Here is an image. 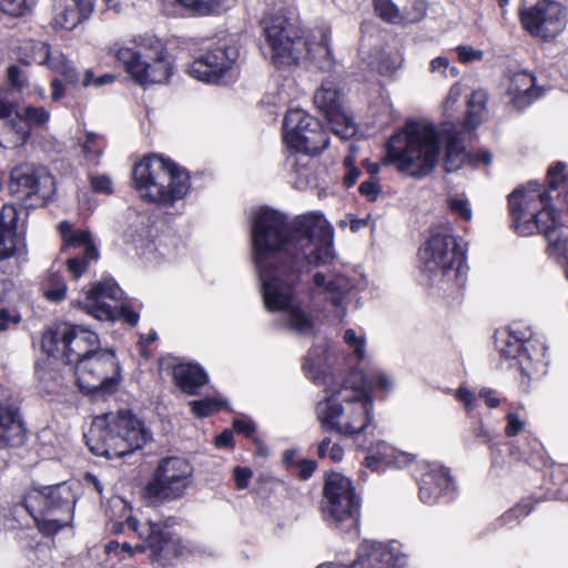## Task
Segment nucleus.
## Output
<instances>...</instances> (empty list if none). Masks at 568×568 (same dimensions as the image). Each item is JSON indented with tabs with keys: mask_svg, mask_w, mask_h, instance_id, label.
I'll use <instances>...</instances> for the list:
<instances>
[{
	"mask_svg": "<svg viewBox=\"0 0 568 568\" xmlns=\"http://www.w3.org/2000/svg\"><path fill=\"white\" fill-rule=\"evenodd\" d=\"M42 349L51 357L73 367L81 392L94 396L110 395L120 382L115 354L100 348V339L91 329L70 323H59L42 335Z\"/></svg>",
	"mask_w": 568,
	"mask_h": 568,
	"instance_id": "7ed1b4c3",
	"label": "nucleus"
},
{
	"mask_svg": "<svg viewBox=\"0 0 568 568\" xmlns=\"http://www.w3.org/2000/svg\"><path fill=\"white\" fill-rule=\"evenodd\" d=\"M381 185L376 178H369L359 185V192L368 201H376L381 193Z\"/></svg>",
	"mask_w": 568,
	"mask_h": 568,
	"instance_id": "603ef678",
	"label": "nucleus"
},
{
	"mask_svg": "<svg viewBox=\"0 0 568 568\" xmlns=\"http://www.w3.org/2000/svg\"><path fill=\"white\" fill-rule=\"evenodd\" d=\"M14 108L8 99V92L0 90V146L4 149L22 146L30 136L27 125L10 119Z\"/></svg>",
	"mask_w": 568,
	"mask_h": 568,
	"instance_id": "bb28decb",
	"label": "nucleus"
},
{
	"mask_svg": "<svg viewBox=\"0 0 568 568\" xmlns=\"http://www.w3.org/2000/svg\"><path fill=\"white\" fill-rule=\"evenodd\" d=\"M317 454L320 458H329L337 463L343 459L344 449L339 444L332 443L329 437H325L318 445Z\"/></svg>",
	"mask_w": 568,
	"mask_h": 568,
	"instance_id": "c03bdc74",
	"label": "nucleus"
},
{
	"mask_svg": "<svg viewBox=\"0 0 568 568\" xmlns=\"http://www.w3.org/2000/svg\"><path fill=\"white\" fill-rule=\"evenodd\" d=\"M85 438L93 454L113 459L141 449L151 434L136 416L120 410L95 417Z\"/></svg>",
	"mask_w": 568,
	"mask_h": 568,
	"instance_id": "0eeeda50",
	"label": "nucleus"
},
{
	"mask_svg": "<svg viewBox=\"0 0 568 568\" xmlns=\"http://www.w3.org/2000/svg\"><path fill=\"white\" fill-rule=\"evenodd\" d=\"M165 4H180L186 10L206 16L220 8L222 0H161Z\"/></svg>",
	"mask_w": 568,
	"mask_h": 568,
	"instance_id": "ea45409f",
	"label": "nucleus"
},
{
	"mask_svg": "<svg viewBox=\"0 0 568 568\" xmlns=\"http://www.w3.org/2000/svg\"><path fill=\"white\" fill-rule=\"evenodd\" d=\"M478 398L484 399L489 408H496L500 405V399L497 397L496 392L490 388H481L478 393Z\"/></svg>",
	"mask_w": 568,
	"mask_h": 568,
	"instance_id": "052dcab7",
	"label": "nucleus"
},
{
	"mask_svg": "<svg viewBox=\"0 0 568 568\" xmlns=\"http://www.w3.org/2000/svg\"><path fill=\"white\" fill-rule=\"evenodd\" d=\"M24 437L26 429L19 408L12 404L0 403V447L19 446Z\"/></svg>",
	"mask_w": 568,
	"mask_h": 568,
	"instance_id": "7c9ffc66",
	"label": "nucleus"
},
{
	"mask_svg": "<svg viewBox=\"0 0 568 568\" xmlns=\"http://www.w3.org/2000/svg\"><path fill=\"white\" fill-rule=\"evenodd\" d=\"M495 346L501 361L509 368H517L524 376L531 377L545 372L546 347L532 338L530 328L519 322L495 332Z\"/></svg>",
	"mask_w": 568,
	"mask_h": 568,
	"instance_id": "9b49d317",
	"label": "nucleus"
},
{
	"mask_svg": "<svg viewBox=\"0 0 568 568\" xmlns=\"http://www.w3.org/2000/svg\"><path fill=\"white\" fill-rule=\"evenodd\" d=\"M109 54L142 87L165 84L174 72L173 61L164 42L154 34L115 42L109 48Z\"/></svg>",
	"mask_w": 568,
	"mask_h": 568,
	"instance_id": "423d86ee",
	"label": "nucleus"
},
{
	"mask_svg": "<svg viewBox=\"0 0 568 568\" xmlns=\"http://www.w3.org/2000/svg\"><path fill=\"white\" fill-rule=\"evenodd\" d=\"M22 504L44 535L58 532L73 519L74 503L65 485L30 490Z\"/></svg>",
	"mask_w": 568,
	"mask_h": 568,
	"instance_id": "f8f14e48",
	"label": "nucleus"
},
{
	"mask_svg": "<svg viewBox=\"0 0 568 568\" xmlns=\"http://www.w3.org/2000/svg\"><path fill=\"white\" fill-rule=\"evenodd\" d=\"M19 214L14 206L4 205L0 210V261H7L27 252L24 237L18 229Z\"/></svg>",
	"mask_w": 568,
	"mask_h": 568,
	"instance_id": "a878e982",
	"label": "nucleus"
},
{
	"mask_svg": "<svg viewBox=\"0 0 568 568\" xmlns=\"http://www.w3.org/2000/svg\"><path fill=\"white\" fill-rule=\"evenodd\" d=\"M18 118L24 119L36 125L44 124L49 118V112L42 106H27L20 112H17Z\"/></svg>",
	"mask_w": 568,
	"mask_h": 568,
	"instance_id": "49530a36",
	"label": "nucleus"
},
{
	"mask_svg": "<svg viewBox=\"0 0 568 568\" xmlns=\"http://www.w3.org/2000/svg\"><path fill=\"white\" fill-rule=\"evenodd\" d=\"M487 102V93L484 90L474 91L468 101V111L465 128L475 129L481 121V115Z\"/></svg>",
	"mask_w": 568,
	"mask_h": 568,
	"instance_id": "58836bf2",
	"label": "nucleus"
},
{
	"mask_svg": "<svg viewBox=\"0 0 568 568\" xmlns=\"http://www.w3.org/2000/svg\"><path fill=\"white\" fill-rule=\"evenodd\" d=\"M456 398L463 403L464 407L468 413L473 412L477 406V398L478 396L475 395L474 392L465 388L459 387L456 393Z\"/></svg>",
	"mask_w": 568,
	"mask_h": 568,
	"instance_id": "6e6d98bb",
	"label": "nucleus"
},
{
	"mask_svg": "<svg viewBox=\"0 0 568 568\" xmlns=\"http://www.w3.org/2000/svg\"><path fill=\"white\" fill-rule=\"evenodd\" d=\"M378 16L392 23H415L426 13L425 0H374Z\"/></svg>",
	"mask_w": 568,
	"mask_h": 568,
	"instance_id": "cd10ccee",
	"label": "nucleus"
},
{
	"mask_svg": "<svg viewBox=\"0 0 568 568\" xmlns=\"http://www.w3.org/2000/svg\"><path fill=\"white\" fill-rule=\"evenodd\" d=\"M456 52L459 61L463 63L480 61L484 58V52L481 50L475 49L470 45H458L456 48Z\"/></svg>",
	"mask_w": 568,
	"mask_h": 568,
	"instance_id": "3c124183",
	"label": "nucleus"
},
{
	"mask_svg": "<svg viewBox=\"0 0 568 568\" xmlns=\"http://www.w3.org/2000/svg\"><path fill=\"white\" fill-rule=\"evenodd\" d=\"M133 182L142 200L172 206L191 190L189 172L159 154L145 156L133 168Z\"/></svg>",
	"mask_w": 568,
	"mask_h": 568,
	"instance_id": "6e6552de",
	"label": "nucleus"
},
{
	"mask_svg": "<svg viewBox=\"0 0 568 568\" xmlns=\"http://www.w3.org/2000/svg\"><path fill=\"white\" fill-rule=\"evenodd\" d=\"M239 54V45L233 37L219 39L194 58L187 73L196 80L217 83L233 68Z\"/></svg>",
	"mask_w": 568,
	"mask_h": 568,
	"instance_id": "a211bd4d",
	"label": "nucleus"
},
{
	"mask_svg": "<svg viewBox=\"0 0 568 568\" xmlns=\"http://www.w3.org/2000/svg\"><path fill=\"white\" fill-rule=\"evenodd\" d=\"M429 69L433 73H439L447 78L449 69V60L445 57H437L430 61Z\"/></svg>",
	"mask_w": 568,
	"mask_h": 568,
	"instance_id": "bf43d9fd",
	"label": "nucleus"
},
{
	"mask_svg": "<svg viewBox=\"0 0 568 568\" xmlns=\"http://www.w3.org/2000/svg\"><path fill=\"white\" fill-rule=\"evenodd\" d=\"M173 378L178 387L187 395H195L209 378L197 364L179 363L173 367Z\"/></svg>",
	"mask_w": 568,
	"mask_h": 568,
	"instance_id": "72a5a7b5",
	"label": "nucleus"
},
{
	"mask_svg": "<svg viewBox=\"0 0 568 568\" xmlns=\"http://www.w3.org/2000/svg\"><path fill=\"white\" fill-rule=\"evenodd\" d=\"M297 466H298V475L302 479L310 478L316 468L315 462L308 460V459L300 460Z\"/></svg>",
	"mask_w": 568,
	"mask_h": 568,
	"instance_id": "e2e57ef3",
	"label": "nucleus"
},
{
	"mask_svg": "<svg viewBox=\"0 0 568 568\" xmlns=\"http://www.w3.org/2000/svg\"><path fill=\"white\" fill-rule=\"evenodd\" d=\"M233 427L237 433L244 434L246 437H251L255 432V426L250 419H235Z\"/></svg>",
	"mask_w": 568,
	"mask_h": 568,
	"instance_id": "680f3d73",
	"label": "nucleus"
},
{
	"mask_svg": "<svg viewBox=\"0 0 568 568\" xmlns=\"http://www.w3.org/2000/svg\"><path fill=\"white\" fill-rule=\"evenodd\" d=\"M59 231L63 239L64 246L84 247L83 256H75L68 260V271L74 280H78L88 268L91 261H97L99 252L91 241V235L85 230H73L69 222H61Z\"/></svg>",
	"mask_w": 568,
	"mask_h": 568,
	"instance_id": "393cba45",
	"label": "nucleus"
},
{
	"mask_svg": "<svg viewBox=\"0 0 568 568\" xmlns=\"http://www.w3.org/2000/svg\"><path fill=\"white\" fill-rule=\"evenodd\" d=\"M324 397L317 402L315 412L321 426L344 436L364 432L373 419V396L363 387L354 385L347 376L341 385H329Z\"/></svg>",
	"mask_w": 568,
	"mask_h": 568,
	"instance_id": "39448f33",
	"label": "nucleus"
},
{
	"mask_svg": "<svg viewBox=\"0 0 568 568\" xmlns=\"http://www.w3.org/2000/svg\"><path fill=\"white\" fill-rule=\"evenodd\" d=\"M463 135L464 130L455 124H445L438 131L429 120H408L387 140L382 162L386 165L393 164L399 172L410 176L424 178L436 168L440 154V142H443L447 172L459 170L466 162L473 165L490 164V152L486 150L476 153L466 152Z\"/></svg>",
	"mask_w": 568,
	"mask_h": 568,
	"instance_id": "f03ea898",
	"label": "nucleus"
},
{
	"mask_svg": "<svg viewBox=\"0 0 568 568\" xmlns=\"http://www.w3.org/2000/svg\"><path fill=\"white\" fill-rule=\"evenodd\" d=\"M344 165L346 169V173L344 176V183L346 186H352L356 183L359 178L361 170L355 166V159L353 155H348L344 160Z\"/></svg>",
	"mask_w": 568,
	"mask_h": 568,
	"instance_id": "864d4df0",
	"label": "nucleus"
},
{
	"mask_svg": "<svg viewBox=\"0 0 568 568\" xmlns=\"http://www.w3.org/2000/svg\"><path fill=\"white\" fill-rule=\"evenodd\" d=\"M449 210L462 217L465 221H469L473 216V212L469 202L466 197L460 195L450 196L447 200Z\"/></svg>",
	"mask_w": 568,
	"mask_h": 568,
	"instance_id": "a18cd8bd",
	"label": "nucleus"
},
{
	"mask_svg": "<svg viewBox=\"0 0 568 568\" xmlns=\"http://www.w3.org/2000/svg\"><path fill=\"white\" fill-rule=\"evenodd\" d=\"M104 549L106 554V565L111 568H116L118 564H123L119 568H131V565L125 561L132 559L136 554L150 550L146 541L136 544L135 546H132L126 541H110L105 545Z\"/></svg>",
	"mask_w": 568,
	"mask_h": 568,
	"instance_id": "f704fd0d",
	"label": "nucleus"
},
{
	"mask_svg": "<svg viewBox=\"0 0 568 568\" xmlns=\"http://www.w3.org/2000/svg\"><path fill=\"white\" fill-rule=\"evenodd\" d=\"M215 445L217 447H230L233 445V433L232 430L225 429L221 435L215 438Z\"/></svg>",
	"mask_w": 568,
	"mask_h": 568,
	"instance_id": "338daca9",
	"label": "nucleus"
},
{
	"mask_svg": "<svg viewBox=\"0 0 568 568\" xmlns=\"http://www.w3.org/2000/svg\"><path fill=\"white\" fill-rule=\"evenodd\" d=\"M415 460V455L398 450L386 442H377L368 448L364 465L372 470L383 467L403 468Z\"/></svg>",
	"mask_w": 568,
	"mask_h": 568,
	"instance_id": "c756f323",
	"label": "nucleus"
},
{
	"mask_svg": "<svg viewBox=\"0 0 568 568\" xmlns=\"http://www.w3.org/2000/svg\"><path fill=\"white\" fill-rule=\"evenodd\" d=\"M52 89V100L59 101L64 97V87L59 79H53L51 81Z\"/></svg>",
	"mask_w": 568,
	"mask_h": 568,
	"instance_id": "774afa93",
	"label": "nucleus"
},
{
	"mask_svg": "<svg viewBox=\"0 0 568 568\" xmlns=\"http://www.w3.org/2000/svg\"><path fill=\"white\" fill-rule=\"evenodd\" d=\"M366 286L365 277L352 268H334L328 274L315 272L307 286L310 302L318 310L327 306L344 313L343 303L353 291H359Z\"/></svg>",
	"mask_w": 568,
	"mask_h": 568,
	"instance_id": "4468645a",
	"label": "nucleus"
},
{
	"mask_svg": "<svg viewBox=\"0 0 568 568\" xmlns=\"http://www.w3.org/2000/svg\"><path fill=\"white\" fill-rule=\"evenodd\" d=\"M283 140L288 149L308 155L318 154L328 145V136L320 121L301 109L286 112Z\"/></svg>",
	"mask_w": 568,
	"mask_h": 568,
	"instance_id": "f3484780",
	"label": "nucleus"
},
{
	"mask_svg": "<svg viewBox=\"0 0 568 568\" xmlns=\"http://www.w3.org/2000/svg\"><path fill=\"white\" fill-rule=\"evenodd\" d=\"M507 95L510 102L518 109H523L536 99L540 93L535 88V77L528 72H516L509 79Z\"/></svg>",
	"mask_w": 568,
	"mask_h": 568,
	"instance_id": "473e14b6",
	"label": "nucleus"
},
{
	"mask_svg": "<svg viewBox=\"0 0 568 568\" xmlns=\"http://www.w3.org/2000/svg\"><path fill=\"white\" fill-rule=\"evenodd\" d=\"M94 192L111 194L113 192L112 180L108 175H94L90 178Z\"/></svg>",
	"mask_w": 568,
	"mask_h": 568,
	"instance_id": "4d7b16f0",
	"label": "nucleus"
},
{
	"mask_svg": "<svg viewBox=\"0 0 568 568\" xmlns=\"http://www.w3.org/2000/svg\"><path fill=\"white\" fill-rule=\"evenodd\" d=\"M8 191L27 209L42 206L54 193V178L42 168L21 163L10 171Z\"/></svg>",
	"mask_w": 568,
	"mask_h": 568,
	"instance_id": "dca6fc26",
	"label": "nucleus"
},
{
	"mask_svg": "<svg viewBox=\"0 0 568 568\" xmlns=\"http://www.w3.org/2000/svg\"><path fill=\"white\" fill-rule=\"evenodd\" d=\"M322 516L324 521L339 530H357L361 498L349 478L338 473L327 475L323 488Z\"/></svg>",
	"mask_w": 568,
	"mask_h": 568,
	"instance_id": "ddd939ff",
	"label": "nucleus"
},
{
	"mask_svg": "<svg viewBox=\"0 0 568 568\" xmlns=\"http://www.w3.org/2000/svg\"><path fill=\"white\" fill-rule=\"evenodd\" d=\"M408 556L397 541L382 544L364 540L357 550V559L351 567L344 565L323 564L317 568H405Z\"/></svg>",
	"mask_w": 568,
	"mask_h": 568,
	"instance_id": "412c9836",
	"label": "nucleus"
},
{
	"mask_svg": "<svg viewBox=\"0 0 568 568\" xmlns=\"http://www.w3.org/2000/svg\"><path fill=\"white\" fill-rule=\"evenodd\" d=\"M94 2L95 0H54L53 28L73 30L92 14Z\"/></svg>",
	"mask_w": 568,
	"mask_h": 568,
	"instance_id": "c85d7f7f",
	"label": "nucleus"
},
{
	"mask_svg": "<svg viewBox=\"0 0 568 568\" xmlns=\"http://www.w3.org/2000/svg\"><path fill=\"white\" fill-rule=\"evenodd\" d=\"M423 271L428 273L442 288L452 293L460 292L467 278L466 253L464 246L448 227L434 232L419 250Z\"/></svg>",
	"mask_w": 568,
	"mask_h": 568,
	"instance_id": "1a4fd4ad",
	"label": "nucleus"
},
{
	"mask_svg": "<svg viewBox=\"0 0 568 568\" xmlns=\"http://www.w3.org/2000/svg\"><path fill=\"white\" fill-rule=\"evenodd\" d=\"M23 61L27 64L45 65L61 75L68 83H77L79 74L65 55L52 51L51 47L41 41H29L22 47Z\"/></svg>",
	"mask_w": 568,
	"mask_h": 568,
	"instance_id": "5701e85b",
	"label": "nucleus"
},
{
	"mask_svg": "<svg viewBox=\"0 0 568 568\" xmlns=\"http://www.w3.org/2000/svg\"><path fill=\"white\" fill-rule=\"evenodd\" d=\"M524 28L534 37L548 40L560 34L567 22L564 6L555 0H539L520 12Z\"/></svg>",
	"mask_w": 568,
	"mask_h": 568,
	"instance_id": "aec40b11",
	"label": "nucleus"
},
{
	"mask_svg": "<svg viewBox=\"0 0 568 568\" xmlns=\"http://www.w3.org/2000/svg\"><path fill=\"white\" fill-rule=\"evenodd\" d=\"M336 354L333 347L326 343L314 345L306 354L303 368L305 375L316 385H341L335 378Z\"/></svg>",
	"mask_w": 568,
	"mask_h": 568,
	"instance_id": "b1692460",
	"label": "nucleus"
},
{
	"mask_svg": "<svg viewBox=\"0 0 568 568\" xmlns=\"http://www.w3.org/2000/svg\"><path fill=\"white\" fill-rule=\"evenodd\" d=\"M193 468L181 457H166L158 465L145 488V496L152 500L181 497L191 481Z\"/></svg>",
	"mask_w": 568,
	"mask_h": 568,
	"instance_id": "6ab92c4d",
	"label": "nucleus"
},
{
	"mask_svg": "<svg viewBox=\"0 0 568 568\" xmlns=\"http://www.w3.org/2000/svg\"><path fill=\"white\" fill-rule=\"evenodd\" d=\"M81 148L87 161L98 164L103 153L104 142L100 135L87 132Z\"/></svg>",
	"mask_w": 568,
	"mask_h": 568,
	"instance_id": "a19ab883",
	"label": "nucleus"
},
{
	"mask_svg": "<svg viewBox=\"0 0 568 568\" xmlns=\"http://www.w3.org/2000/svg\"><path fill=\"white\" fill-rule=\"evenodd\" d=\"M403 59L396 51H388L385 48L376 49L367 59L371 68L381 74H390L400 68Z\"/></svg>",
	"mask_w": 568,
	"mask_h": 568,
	"instance_id": "e433bc0d",
	"label": "nucleus"
},
{
	"mask_svg": "<svg viewBox=\"0 0 568 568\" xmlns=\"http://www.w3.org/2000/svg\"><path fill=\"white\" fill-rule=\"evenodd\" d=\"M419 480V499L424 504L434 505L442 500H450L456 486L449 470L438 463H425Z\"/></svg>",
	"mask_w": 568,
	"mask_h": 568,
	"instance_id": "4be33fe9",
	"label": "nucleus"
},
{
	"mask_svg": "<svg viewBox=\"0 0 568 568\" xmlns=\"http://www.w3.org/2000/svg\"><path fill=\"white\" fill-rule=\"evenodd\" d=\"M123 291L112 278H105L92 285L78 300V305L89 315L100 321H115L122 318L134 326L139 322V314L122 305Z\"/></svg>",
	"mask_w": 568,
	"mask_h": 568,
	"instance_id": "2eb2a0df",
	"label": "nucleus"
},
{
	"mask_svg": "<svg viewBox=\"0 0 568 568\" xmlns=\"http://www.w3.org/2000/svg\"><path fill=\"white\" fill-rule=\"evenodd\" d=\"M108 516L110 529L115 534L134 532L139 539L148 542L151 561L165 567L182 554L179 538L174 537L166 526L160 523L141 524L133 515L132 507L122 498L114 497L109 501Z\"/></svg>",
	"mask_w": 568,
	"mask_h": 568,
	"instance_id": "9d476101",
	"label": "nucleus"
},
{
	"mask_svg": "<svg viewBox=\"0 0 568 568\" xmlns=\"http://www.w3.org/2000/svg\"><path fill=\"white\" fill-rule=\"evenodd\" d=\"M344 343L352 349L353 356L364 362L366 358V338L363 334H358L355 329L348 328L344 333Z\"/></svg>",
	"mask_w": 568,
	"mask_h": 568,
	"instance_id": "79ce46f5",
	"label": "nucleus"
},
{
	"mask_svg": "<svg viewBox=\"0 0 568 568\" xmlns=\"http://www.w3.org/2000/svg\"><path fill=\"white\" fill-rule=\"evenodd\" d=\"M21 322V316L16 311L0 308V332L9 329L11 326L18 325Z\"/></svg>",
	"mask_w": 568,
	"mask_h": 568,
	"instance_id": "5fc2aeb1",
	"label": "nucleus"
},
{
	"mask_svg": "<svg viewBox=\"0 0 568 568\" xmlns=\"http://www.w3.org/2000/svg\"><path fill=\"white\" fill-rule=\"evenodd\" d=\"M20 69L17 65H10L8 68V80L13 88L19 90L23 88V81L20 80Z\"/></svg>",
	"mask_w": 568,
	"mask_h": 568,
	"instance_id": "69168bd1",
	"label": "nucleus"
},
{
	"mask_svg": "<svg viewBox=\"0 0 568 568\" xmlns=\"http://www.w3.org/2000/svg\"><path fill=\"white\" fill-rule=\"evenodd\" d=\"M326 120L332 132L342 140L351 139L357 133L356 123L345 110L331 114Z\"/></svg>",
	"mask_w": 568,
	"mask_h": 568,
	"instance_id": "4c0bfd02",
	"label": "nucleus"
},
{
	"mask_svg": "<svg viewBox=\"0 0 568 568\" xmlns=\"http://www.w3.org/2000/svg\"><path fill=\"white\" fill-rule=\"evenodd\" d=\"M67 295V286L64 283H59L57 287L47 291L45 296L54 302L62 301Z\"/></svg>",
	"mask_w": 568,
	"mask_h": 568,
	"instance_id": "0e129e2a",
	"label": "nucleus"
},
{
	"mask_svg": "<svg viewBox=\"0 0 568 568\" xmlns=\"http://www.w3.org/2000/svg\"><path fill=\"white\" fill-rule=\"evenodd\" d=\"M142 254L148 260L154 262H159L162 258L171 260L174 257V254L168 250L162 240H160L159 244L155 242L148 243L146 248L142 252Z\"/></svg>",
	"mask_w": 568,
	"mask_h": 568,
	"instance_id": "de8ad7c7",
	"label": "nucleus"
},
{
	"mask_svg": "<svg viewBox=\"0 0 568 568\" xmlns=\"http://www.w3.org/2000/svg\"><path fill=\"white\" fill-rule=\"evenodd\" d=\"M507 425L505 434L513 437L521 433L526 427V419L521 418L517 413L510 412L506 415Z\"/></svg>",
	"mask_w": 568,
	"mask_h": 568,
	"instance_id": "8fccbe9b",
	"label": "nucleus"
},
{
	"mask_svg": "<svg viewBox=\"0 0 568 568\" xmlns=\"http://www.w3.org/2000/svg\"><path fill=\"white\" fill-rule=\"evenodd\" d=\"M264 34L274 64L286 65L307 58L317 63L321 70L329 71L333 53L329 47V32L318 29L303 38L293 18V12L280 6L267 12L263 19Z\"/></svg>",
	"mask_w": 568,
	"mask_h": 568,
	"instance_id": "20e7f679",
	"label": "nucleus"
},
{
	"mask_svg": "<svg viewBox=\"0 0 568 568\" xmlns=\"http://www.w3.org/2000/svg\"><path fill=\"white\" fill-rule=\"evenodd\" d=\"M191 410L196 417H206L222 407V402L215 398H202L190 402Z\"/></svg>",
	"mask_w": 568,
	"mask_h": 568,
	"instance_id": "37998d69",
	"label": "nucleus"
},
{
	"mask_svg": "<svg viewBox=\"0 0 568 568\" xmlns=\"http://www.w3.org/2000/svg\"><path fill=\"white\" fill-rule=\"evenodd\" d=\"M233 474L239 489H245L248 487L250 480L253 476V471L248 467L236 466Z\"/></svg>",
	"mask_w": 568,
	"mask_h": 568,
	"instance_id": "13d9d810",
	"label": "nucleus"
},
{
	"mask_svg": "<svg viewBox=\"0 0 568 568\" xmlns=\"http://www.w3.org/2000/svg\"><path fill=\"white\" fill-rule=\"evenodd\" d=\"M0 11L12 17H21L29 11V6L27 0H0Z\"/></svg>",
	"mask_w": 568,
	"mask_h": 568,
	"instance_id": "09e8293b",
	"label": "nucleus"
},
{
	"mask_svg": "<svg viewBox=\"0 0 568 568\" xmlns=\"http://www.w3.org/2000/svg\"><path fill=\"white\" fill-rule=\"evenodd\" d=\"M354 385L363 387L371 394L373 389L389 392L394 386L393 378L369 362L356 366L347 376Z\"/></svg>",
	"mask_w": 568,
	"mask_h": 568,
	"instance_id": "2f4dec72",
	"label": "nucleus"
},
{
	"mask_svg": "<svg viewBox=\"0 0 568 568\" xmlns=\"http://www.w3.org/2000/svg\"><path fill=\"white\" fill-rule=\"evenodd\" d=\"M333 237V227L318 212L290 222L283 213L262 207L253 220L252 250L265 307L284 312L285 324L295 334L314 332V317L298 302L296 288L312 267L334 263Z\"/></svg>",
	"mask_w": 568,
	"mask_h": 568,
	"instance_id": "f257e3e1",
	"label": "nucleus"
},
{
	"mask_svg": "<svg viewBox=\"0 0 568 568\" xmlns=\"http://www.w3.org/2000/svg\"><path fill=\"white\" fill-rule=\"evenodd\" d=\"M314 103L325 118L341 110H345L337 84L332 80H324L314 94Z\"/></svg>",
	"mask_w": 568,
	"mask_h": 568,
	"instance_id": "c9c22d12",
	"label": "nucleus"
}]
</instances>
